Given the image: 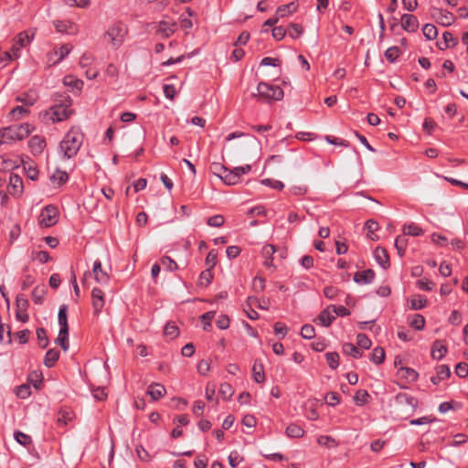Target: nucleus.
I'll list each match as a JSON object with an SVG mask.
<instances>
[{"mask_svg":"<svg viewBox=\"0 0 468 468\" xmlns=\"http://www.w3.org/2000/svg\"><path fill=\"white\" fill-rule=\"evenodd\" d=\"M369 394L365 389H359L354 396V401L356 405L362 406L367 403Z\"/></svg>","mask_w":468,"mask_h":468,"instance_id":"obj_43","label":"nucleus"},{"mask_svg":"<svg viewBox=\"0 0 468 468\" xmlns=\"http://www.w3.org/2000/svg\"><path fill=\"white\" fill-rule=\"evenodd\" d=\"M68 337L69 334H61V330H59L58 335L55 340L56 344L60 346L65 352L68 351L69 347Z\"/></svg>","mask_w":468,"mask_h":468,"instance_id":"obj_55","label":"nucleus"},{"mask_svg":"<svg viewBox=\"0 0 468 468\" xmlns=\"http://www.w3.org/2000/svg\"><path fill=\"white\" fill-rule=\"evenodd\" d=\"M451 376L450 367L446 365H441L437 368V374L431 378V381L434 385H438L441 380L448 378Z\"/></svg>","mask_w":468,"mask_h":468,"instance_id":"obj_25","label":"nucleus"},{"mask_svg":"<svg viewBox=\"0 0 468 468\" xmlns=\"http://www.w3.org/2000/svg\"><path fill=\"white\" fill-rule=\"evenodd\" d=\"M398 412L407 411L413 413L418 407V400L406 393H399L395 398Z\"/></svg>","mask_w":468,"mask_h":468,"instance_id":"obj_7","label":"nucleus"},{"mask_svg":"<svg viewBox=\"0 0 468 468\" xmlns=\"http://www.w3.org/2000/svg\"><path fill=\"white\" fill-rule=\"evenodd\" d=\"M164 334L174 339L179 335V329L174 323H167L164 328Z\"/></svg>","mask_w":468,"mask_h":468,"instance_id":"obj_49","label":"nucleus"},{"mask_svg":"<svg viewBox=\"0 0 468 468\" xmlns=\"http://www.w3.org/2000/svg\"><path fill=\"white\" fill-rule=\"evenodd\" d=\"M16 306L17 311H27L29 302L23 294H18L16 298Z\"/></svg>","mask_w":468,"mask_h":468,"instance_id":"obj_59","label":"nucleus"},{"mask_svg":"<svg viewBox=\"0 0 468 468\" xmlns=\"http://www.w3.org/2000/svg\"><path fill=\"white\" fill-rule=\"evenodd\" d=\"M38 96L36 91L30 90L27 93H23L16 97V101L21 102L23 105L27 107L33 106L37 101Z\"/></svg>","mask_w":468,"mask_h":468,"instance_id":"obj_27","label":"nucleus"},{"mask_svg":"<svg viewBox=\"0 0 468 468\" xmlns=\"http://www.w3.org/2000/svg\"><path fill=\"white\" fill-rule=\"evenodd\" d=\"M49 179L53 184L61 186L68 181L69 175L65 171L56 169V171L50 176Z\"/></svg>","mask_w":468,"mask_h":468,"instance_id":"obj_31","label":"nucleus"},{"mask_svg":"<svg viewBox=\"0 0 468 468\" xmlns=\"http://www.w3.org/2000/svg\"><path fill=\"white\" fill-rule=\"evenodd\" d=\"M297 9V5L294 4L293 2L292 3H290L288 5H281L277 8V11L276 13L281 16V17H283L285 16L287 14H290V13H293L295 12Z\"/></svg>","mask_w":468,"mask_h":468,"instance_id":"obj_47","label":"nucleus"},{"mask_svg":"<svg viewBox=\"0 0 468 468\" xmlns=\"http://www.w3.org/2000/svg\"><path fill=\"white\" fill-rule=\"evenodd\" d=\"M276 248L271 244H266L261 249V254L265 258L263 265L267 269L275 270V266L273 265V258L272 255L275 253Z\"/></svg>","mask_w":468,"mask_h":468,"instance_id":"obj_16","label":"nucleus"},{"mask_svg":"<svg viewBox=\"0 0 468 468\" xmlns=\"http://www.w3.org/2000/svg\"><path fill=\"white\" fill-rule=\"evenodd\" d=\"M213 279V274L210 269L203 271L198 278V285L201 287H207L210 284Z\"/></svg>","mask_w":468,"mask_h":468,"instance_id":"obj_39","label":"nucleus"},{"mask_svg":"<svg viewBox=\"0 0 468 468\" xmlns=\"http://www.w3.org/2000/svg\"><path fill=\"white\" fill-rule=\"evenodd\" d=\"M428 300L426 297L418 295L410 300V309L420 310L427 305Z\"/></svg>","mask_w":468,"mask_h":468,"instance_id":"obj_41","label":"nucleus"},{"mask_svg":"<svg viewBox=\"0 0 468 468\" xmlns=\"http://www.w3.org/2000/svg\"><path fill=\"white\" fill-rule=\"evenodd\" d=\"M8 191L14 197H20L24 191L22 178L16 174L9 176Z\"/></svg>","mask_w":468,"mask_h":468,"instance_id":"obj_13","label":"nucleus"},{"mask_svg":"<svg viewBox=\"0 0 468 468\" xmlns=\"http://www.w3.org/2000/svg\"><path fill=\"white\" fill-rule=\"evenodd\" d=\"M410 325L414 329L420 331L425 326V319L421 314H415L410 322Z\"/></svg>","mask_w":468,"mask_h":468,"instance_id":"obj_42","label":"nucleus"},{"mask_svg":"<svg viewBox=\"0 0 468 468\" xmlns=\"http://www.w3.org/2000/svg\"><path fill=\"white\" fill-rule=\"evenodd\" d=\"M286 434L291 438H301L304 434L303 429L297 424H290L286 428Z\"/></svg>","mask_w":468,"mask_h":468,"instance_id":"obj_37","label":"nucleus"},{"mask_svg":"<svg viewBox=\"0 0 468 468\" xmlns=\"http://www.w3.org/2000/svg\"><path fill=\"white\" fill-rule=\"evenodd\" d=\"M353 279L355 282L359 284H370L375 279V272L371 269L356 271Z\"/></svg>","mask_w":468,"mask_h":468,"instance_id":"obj_18","label":"nucleus"},{"mask_svg":"<svg viewBox=\"0 0 468 468\" xmlns=\"http://www.w3.org/2000/svg\"><path fill=\"white\" fill-rule=\"evenodd\" d=\"M335 319V315L333 314V312L331 310V307L328 306L324 310H323L317 318L314 320L315 323L320 324L323 326L328 327L331 325L333 321Z\"/></svg>","mask_w":468,"mask_h":468,"instance_id":"obj_20","label":"nucleus"},{"mask_svg":"<svg viewBox=\"0 0 468 468\" xmlns=\"http://www.w3.org/2000/svg\"><path fill=\"white\" fill-rule=\"evenodd\" d=\"M251 371L255 382L262 383L265 381V374L263 370V365L261 363H259L256 360L252 366Z\"/></svg>","mask_w":468,"mask_h":468,"instance_id":"obj_28","label":"nucleus"},{"mask_svg":"<svg viewBox=\"0 0 468 468\" xmlns=\"http://www.w3.org/2000/svg\"><path fill=\"white\" fill-rule=\"evenodd\" d=\"M127 32L126 25L116 21L107 28L102 37L113 49H118L123 44Z\"/></svg>","mask_w":468,"mask_h":468,"instance_id":"obj_3","label":"nucleus"},{"mask_svg":"<svg viewBox=\"0 0 468 468\" xmlns=\"http://www.w3.org/2000/svg\"><path fill=\"white\" fill-rule=\"evenodd\" d=\"M326 362L330 368L335 369L339 365V355L336 352L325 354Z\"/></svg>","mask_w":468,"mask_h":468,"instance_id":"obj_51","label":"nucleus"},{"mask_svg":"<svg viewBox=\"0 0 468 468\" xmlns=\"http://www.w3.org/2000/svg\"><path fill=\"white\" fill-rule=\"evenodd\" d=\"M42 373L37 371H33L28 376L29 382L35 387V388L38 389L42 384Z\"/></svg>","mask_w":468,"mask_h":468,"instance_id":"obj_53","label":"nucleus"},{"mask_svg":"<svg viewBox=\"0 0 468 468\" xmlns=\"http://www.w3.org/2000/svg\"><path fill=\"white\" fill-rule=\"evenodd\" d=\"M455 373L460 378H465L468 376V364L465 362H460L455 367Z\"/></svg>","mask_w":468,"mask_h":468,"instance_id":"obj_64","label":"nucleus"},{"mask_svg":"<svg viewBox=\"0 0 468 468\" xmlns=\"http://www.w3.org/2000/svg\"><path fill=\"white\" fill-rule=\"evenodd\" d=\"M47 293V289L45 286H37L32 291V300L36 304H42L45 295Z\"/></svg>","mask_w":468,"mask_h":468,"instance_id":"obj_35","label":"nucleus"},{"mask_svg":"<svg viewBox=\"0 0 468 468\" xmlns=\"http://www.w3.org/2000/svg\"><path fill=\"white\" fill-rule=\"evenodd\" d=\"M58 322L60 326L61 334H69L68 324V306L66 304L60 305L58 314Z\"/></svg>","mask_w":468,"mask_h":468,"instance_id":"obj_22","label":"nucleus"},{"mask_svg":"<svg viewBox=\"0 0 468 468\" xmlns=\"http://www.w3.org/2000/svg\"><path fill=\"white\" fill-rule=\"evenodd\" d=\"M422 32H423V35L424 37L428 39V40H433L437 37L438 36V29L437 27L432 25V24H426L423 28H422Z\"/></svg>","mask_w":468,"mask_h":468,"instance_id":"obj_40","label":"nucleus"},{"mask_svg":"<svg viewBox=\"0 0 468 468\" xmlns=\"http://www.w3.org/2000/svg\"><path fill=\"white\" fill-rule=\"evenodd\" d=\"M28 146L32 154L37 155L43 152L46 146V141L43 137L35 135L29 140Z\"/></svg>","mask_w":468,"mask_h":468,"instance_id":"obj_21","label":"nucleus"},{"mask_svg":"<svg viewBox=\"0 0 468 468\" xmlns=\"http://www.w3.org/2000/svg\"><path fill=\"white\" fill-rule=\"evenodd\" d=\"M14 438L20 445H23L25 447H27L32 444L31 437L20 431H16L14 432Z\"/></svg>","mask_w":468,"mask_h":468,"instance_id":"obj_38","label":"nucleus"},{"mask_svg":"<svg viewBox=\"0 0 468 468\" xmlns=\"http://www.w3.org/2000/svg\"><path fill=\"white\" fill-rule=\"evenodd\" d=\"M287 32L292 38H297L303 34V30L300 25L292 23L289 25Z\"/></svg>","mask_w":468,"mask_h":468,"instance_id":"obj_54","label":"nucleus"},{"mask_svg":"<svg viewBox=\"0 0 468 468\" xmlns=\"http://www.w3.org/2000/svg\"><path fill=\"white\" fill-rule=\"evenodd\" d=\"M430 12L432 19L442 27H450L454 22L455 17L453 14L449 11L431 7Z\"/></svg>","mask_w":468,"mask_h":468,"instance_id":"obj_9","label":"nucleus"},{"mask_svg":"<svg viewBox=\"0 0 468 468\" xmlns=\"http://www.w3.org/2000/svg\"><path fill=\"white\" fill-rule=\"evenodd\" d=\"M29 113L28 107L22 105V106H16L13 108L9 115L12 120L18 121L22 119L24 116L27 115Z\"/></svg>","mask_w":468,"mask_h":468,"instance_id":"obj_32","label":"nucleus"},{"mask_svg":"<svg viewBox=\"0 0 468 468\" xmlns=\"http://www.w3.org/2000/svg\"><path fill=\"white\" fill-rule=\"evenodd\" d=\"M37 337L40 348L45 349L48 346V338L45 328L39 327L37 329Z\"/></svg>","mask_w":468,"mask_h":468,"instance_id":"obj_46","label":"nucleus"},{"mask_svg":"<svg viewBox=\"0 0 468 468\" xmlns=\"http://www.w3.org/2000/svg\"><path fill=\"white\" fill-rule=\"evenodd\" d=\"M34 38V33L28 35L27 31L20 32L15 38V42L11 48V52L15 58L20 57L21 48L27 47Z\"/></svg>","mask_w":468,"mask_h":468,"instance_id":"obj_10","label":"nucleus"},{"mask_svg":"<svg viewBox=\"0 0 468 468\" xmlns=\"http://www.w3.org/2000/svg\"><path fill=\"white\" fill-rule=\"evenodd\" d=\"M160 263L164 267L165 270L169 271H173L176 270L178 267L177 263L168 256L162 257L160 260Z\"/></svg>","mask_w":468,"mask_h":468,"instance_id":"obj_50","label":"nucleus"},{"mask_svg":"<svg viewBox=\"0 0 468 468\" xmlns=\"http://www.w3.org/2000/svg\"><path fill=\"white\" fill-rule=\"evenodd\" d=\"M403 233L406 236L409 235L413 237H419L423 234V230L417 224L410 223L403 227Z\"/></svg>","mask_w":468,"mask_h":468,"instance_id":"obj_34","label":"nucleus"},{"mask_svg":"<svg viewBox=\"0 0 468 468\" xmlns=\"http://www.w3.org/2000/svg\"><path fill=\"white\" fill-rule=\"evenodd\" d=\"M401 27L407 32H416L419 28V21L415 16L404 14L401 16Z\"/></svg>","mask_w":468,"mask_h":468,"instance_id":"obj_15","label":"nucleus"},{"mask_svg":"<svg viewBox=\"0 0 468 468\" xmlns=\"http://www.w3.org/2000/svg\"><path fill=\"white\" fill-rule=\"evenodd\" d=\"M83 143V134L78 129H70L59 144V152L63 159H71L80 151Z\"/></svg>","mask_w":468,"mask_h":468,"instance_id":"obj_1","label":"nucleus"},{"mask_svg":"<svg viewBox=\"0 0 468 468\" xmlns=\"http://www.w3.org/2000/svg\"><path fill=\"white\" fill-rule=\"evenodd\" d=\"M399 48L398 47H391V48H388L386 51H385V58L391 63L395 62V60L398 58V57L399 56Z\"/></svg>","mask_w":468,"mask_h":468,"instance_id":"obj_56","label":"nucleus"},{"mask_svg":"<svg viewBox=\"0 0 468 468\" xmlns=\"http://www.w3.org/2000/svg\"><path fill=\"white\" fill-rule=\"evenodd\" d=\"M458 44V38L454 37L449 31H445L442 34V41L437 42V47L441 50H444L449 48H453Z\"/></svg>","mask_w":468,"mask_h":468,"instance_id":"obj_23","label":"nucleus"},{"mask_svg":"<svg viewBox=\"0 0 468 468\" xmlns=\"http://www.w3.org/2000/svg\"><path fill=\"white\" fill-rule=\"evenodd\" d=\"M91 299L93 313L98 315L101 313L105 304L104 292L100 288L95 287L91 291Z\"/></svg>","mask_w":468,"mask_h":468,"instance_id":"obj_11","label":"nucleus"},{"mask_svg":"<svg viewBox=\"0 0 468 468\" xmlns=\"http://www.w3.org/2000/svg\"><path fill=\"white\" fill-rule=\"evenodd\" d=\"M356 343L363 349H369L372 345L371 340L365 334L357 335Z\"/></svg>","mask_w":468,"mask_h":468,"instance_id":"obj_60","label":"nucleus"},{"mask_svg":"<svg viewBox=\"0 0 468 468\" xmlns=\"http://www.w3.org/2000/svg\"><path fill=\"white\" fill-rule=\"evenodd\" d=\"M301 335L305 339H312L315 336V329L312 324H304L301 329Z\"/></svg>","mask_w":468,"mask_h":468,"instance_id":"obj_58","label":"nucleus"},{"mask_svg":"<svg viewBox=\"0 0 468 468\" xmlns=\"http://www.w3.org/2000/svg\"><path fill=\"white\" fill-rule=\"evenodd\" d=\"M324 400L327 405L334 407L339 403L340 397L337 392L331 391L326 393Z\"/></svg>","mask_w":468,"mask_h":468,"instance_id":"obj_61","label":"nucleus"},{"mask_svg":"<svg viewBox=\"0 0 468 468\" xmlns=\"http://www.w3.org/2000/svg\"><path fill=\"white\" fill-rule=\"evenodd\" d=\"M374 258L383 269L389 267V256L385 248L377 247L374 250Z\"/></svg>","mask_w":468,"mask_h":468,"instance_id":"obj_19","label":"nucleus"},{"mask_svg":"<svg viewBox=\"0 0 468 468\" xmlns=\"http://www.w3.org/2000/svg\"><path fill=\"white\" fill-rule=\"evenodd\" d=\"M22 163L24 165V170L27 176L31 180H36L38 176L37 169L32 164L25 163L23 160Z\"/></svg>","mask_w":468,"mask_h":468,"instance_id":"obj_52","label":"nucleus"},{"mask_svg":"<svg viewBox=\"0 0 468 468\" xmlns=\"http://www.w3.org/2000/svg\"><path fill=\"white\" fill-rule=\"evenodd\" d=\"M58 219V211L57 207L52 205L46 206L38 217V224L42 228L54 226Z\"/></svg>","mask_w":468,"mask_h":468,"instance_id":"obj_6","label":"nucleus"},{"mask_svg":"<svg viewBox=\"0 0 468 468\" xmlns=\"http://www.w3.org/2000/svg\"><path fill=\"white\" fill-rule=\"evenodd\" d=\"M447 354V347L442 341L435 340L431 346V356L434 359L441 360Z\"/></svg>","mask_w":468,"mask_h":468,"instance_id":"obj_24","label":"nucleus"},{"mask_svg":"<svg viewBox=\"0 0 468 468\" xmlns=\"http://www.w3.org/2000/svg\"><path fill=\"white\" fill-rule=\"evenodd\" d=\"M54 105H61L62 107H71L72 105L71 98L65 92L56 93L54 95Z\"/></svg>","mask_w":468,"mask_h":468,"instance_id":"obj_33","label":"nucleus"},{"mask_svg":"<svg viewBox=\"0 0 468 468\" xmlns=\"http://www.w3.org/2000/svg\"><path fill=\"white\" fill-rule=\"evenodd\" d=\"M71 50L72 46L69 44H64L58 48H54L53 51L48 55V61L52 60V56H57L56 61H53V65H56L67 57Z\"/></svg>","mask_w":468,"mask_h":468,"instance_id":"obj_14","label":"nucleus"},{"mask_svg":"<svg viewBox=\"0 0 468 468\" xmlns=\"http://www.w3.org/2000/svg\"><path fill=\"white\" fill-rule=\"evenodd\" d=\"M212 167L219 168V173H217V176H218L228 186H234L240 181L239 174H237L234 169L229 170L219 163H213Z\"/></svg>","mask_w":468,"mask_h":468,"instance_id":"obj_8","label":"nucleus"},{"mask_svg":"<svg viewBox=\"0 0 468 468\" xmlns=\"http://www.w3.org/2000/svg\"><path fill=\"white\" fill-rule=\"evenodd\" d=\"M33 128L29 123L10 125L0 130V144H12L27 138Z\"/></svg>","mask_w":468,"mask_h":468,"instance_id":"obj_2","label":"nucleus"},{"mask_svg":"<svg viewBox=\"0 0 468 468\" xmlns=\"http://www.w3.org/2000/svg\"><path fill=\"white\" fill-rule=\"evenodd\" d=\"M284 96L282 89L276 85H271L261 81L257 87V92L252 97L257 98L262 102H271V101H281Z\"/></svg>","mask_w":468,"mask_h":468,"instance_id":"obj_4","label":"nucleus"},{"mask_svg":"<svg viewBox=\"0 0 468 468\" xmlns=\"http://www.w3.org/2000/svg\"><path fill=\"white\" fill-rule=\"evenodd\" d=\"M385 351L382 347L374 348L371 354V361L376 365H380L384 362Z\"/></svg>","mask_w":468,"mask_h":468,"instance_id":"obj_45","label":"nucleus"},{"mask_svg":"<svg viewBox=\"0 0 468 468\" xmlns=\"http://www.w3.org/2000/svg\"><path fill=\"white\" fill-rule=\"evenodd\" d=\"M398 374L408 382L416 381L419 376L416 370L407 367H400L398 370Z\"/></svg>","mask_w":468,"mask_h":468,"instance_id":"obj_29","label":"nucleus"},{"mask_svg":"<svg viewBox=\"0 0 468 468\" xmlns=\"http://www.w3.org/2000/svg\"><path fill=\"white\" fill-rule=\"evenodd\" d=\"M59 351L56 348L48 350L44 358V365L48 367H52L59 358Z\"/></svg>","mask_w":468,"mask_h":468,"instance_id":"obj_30","label":"nucleus"},{"mask_svg":"<svg viewBox=\"0 0 468 468\" xmlns=\"http://www.w3.org/2000/svg\"><path fill=\"white\" fill-rule=\"evenodd\" d=\"M166 390L164 385L153 383L148 387L147 394L154 399L157 400L165 394Z\"/></svg>","mask_w":468,"mask_h":468,"instance_id":"obj_26","label":"nucleus"},{"mask_svg":"<svg viewBox=\"0 0 468 468\" xmlns=\"http://www.w3.org/2000/svg\"><path fill=\"white\" fill-rule=\"evenodd\" d=\"M225 222V218L222 215H215L212 217H209L207 219V224L210 227L219 228L223 226Z\"/></svg>","mask_w":468,"mask_h":468,"instance_id":"obj_57","label":"nucleus"},{"mask_svg":"<svg viewBox=\"0 0 468 468\" xmlns=\"http://www.w3.org/2000/svg\"><path fill=\"white\" fill-rule=\"evenodd\" d=\"M93 277L95 282L101 285H106L110 282V276L107 271L102 269L100 260H96L93 263L92 271H86L83 275L81 282L84 286L88 285V278Z\"/></svg>","mask_w":468,"mask_h":468,"instance_id":"obj_5","label":"nucleus"},{"mask_svg":"<svg viewBox=\"0 0 468 468\" xmlns=\"http://www.w3.org/2000/svg\"><path fill=\"white\" fill-rule=\"evenodd\" d=\"M408 243V239H406V235L398 236L395 239V247L398 250V254L402 257L405 252V249Z\"/></svg>","mask_w":468,"mask_h":468,"instance_id":"obj_44","label":"nucleus"},{"mask_svg":"<svg viewBox=\"0 0 468 468\" xmlns=\"http://www.w3.org/2000/svg\"><path fill=\"white\" fill-rule=\"evenodd\" d=\"M218 252L215 250H211L206 258V265L207 269H213L217 264Z\"/></svg>","mask_w":468,"mask_h":468,"instance_id":"obj_63","label":"nucleus"},{"mask_svg":"<svg viewBox=\"0 0 468 468\" xmlns=\"http://www.w3.org/2000/svg\"><path fill=\"white\" fill-rule=\"evenodd\" d=\"M53 25L56 30L59 33L76 34L77 27L74 23L69 20H55Z\"/></svg>","mask_w":468,"mask_h":468,"instance_id":"obj_17","label":"nucleus"},{"mask_svg":"<svg viewBox=\"0 0 468 468\" xmlns=\"http://www.w3.org/2000/svg\"><path fill=\"white\" fill-rule=\"evenodd\" d=\"M343 352L354 358H359L363 356V352H361L355 345L351 343L344 344Z\"/></svg>","mask_w":468,"mask_h":468,"instance_id":"obj_36","label":"nucleus"},{"mask_svg":"<svg viewBox=\"0 0 468 468\" xmlns=\"http://www.w3.org/2000/svg\"><path fill=\"white\" fill-rule=\"evenodd\" d=\"M215 316V312H207L201 315V320L203 323V329L208 331L211 327V321Z\"/></svg>","mask_w":468,"mask_h":468,"instance_id":"obj_62","label":"nucleus"},{"mask_svg":"<svg viewBox=\"0 0 468 468\" xmlns=\"http://www.w3.org/2000/svg\"><path fill=\"white\" fill-rule=\"evenodd\" d=\"M51 120L55 122H62L69 118L73 112L71 107H62L61 105H53L50 108Z\"/></svg>","mask_w":468,"mask_h":468,"instance_id":"obj_12","label":"nucleus"},{"mask_svg":"<svg viewBox=\"0 0 468 468\" xmlns=\"http://www.w3.org/2000/svg\"><path fill=\"white\" fill-rule=\"evenodd\" d=\"M218 393L223 398V399L228 400L234 394V390H233V388H232L230 384L223 383V384L220 385Z\"/></svg>","mask_w":468,"mask_h":468,"instance_id":"obj_48","label":"nucleus"}]
</instances>
